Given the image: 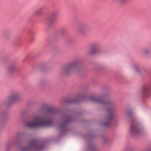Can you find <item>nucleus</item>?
Returning a JSON list of instances; mask_svg holds the SVG:
<instances>
[{
    "mask_svg": "<svg viewBox=\"0 0 151 151\" xmlns=\"http://www.w3.org/2000/svg\"><path fill=\"white\" fill-rule=\"evenodd\" d=\"M76 98L74 100H71L69 99L65 101L67 104L80 103L89 100L92 102L100 104L102 105L109 114L106 117V121L102 122V124L104 126L107 127L110 126L113 121L115 115L114 110L115 108L114 104L109 100V97L107 94H102L97 98L91 96L89 97L86 96H81L78 94Z\"/></svg>",
    "mask_w": 151,
    "mask_h": 151,
    "instance_id": "nucleus-1",
    "label": "nucleus"
},
{
    "mask_svg": "<svg viewBox=\"0 0 151 151\" xmlns=\"http://www.w3.org/2000/svg\"><path fill=\"white\" fill-rule=\"evenodd\" d=\"M47 142L38 138L31 139L28 142L27 147L21 148L22 151H40L44 149Z\"/></svg>",
    "mask_w": 151,
    "mask_h": 151,
    "instance_id": "nucleus-2",
    "label": "nucleus"
},
{
    "mask_svg": "<svg viewBox=\"0 0 151 151\" xmlns=\"http://www.w3.org/2000/svg\"><path fill=\"white\" fill-rule=\"evenodd\" d=\"M133 111L132 109H130L127 110L126 115L130 119L131 121L130 133L132 136H136L141 133L142 130L140 124L137 122L136 120L133 118Z\"/></svg>",
    "mask_w": 151,
    "mask_h": 151,
    "instance_id": "nucleus-3",
    "label": "nucleus"
},
{
    "mask_svg": "<svg viewBox=\"0 0 151 151\" xmlns=\"http://www.w3.org/2000/svg\"><path fill=\"white\" fill-rule=\"evenodd\" d=\"M53 124L52 121H45L43 116L39 115L35 116L33 117V121L32 122L27 123V125L29 127L33 128L35 127H46L52 125Z\"/></svg>",
    "mask_w": 151,
    "mask_h": 151,
    "instance_id": "nucleus-4",
    "label": "nucleus"
},
{
    "mask_svg": "<svg viewBox=\"0 0 151 151\" xmlns=\"http://www.w3.org/2000/svg\"><path fill=\"white\" fill-rule=\"evenodd\" d=\"M63 117L65 119L63 122H60L58 126L61 131L60 135H64L70 128V124L73 121L72 116L70 114L64 113Z\"/></svg>",
    "mask_w": 151,
    "mask_h": 151,
    "instance_id": "nucleus-5",
    "label": "nucleus"
},
{
    "mask_svg": "<svg viewBox=\"0 0 151 151\" xmlns=\"http://www.w3.org/2000/svg\"><path fill=\"white\" fill-rule=\"evenodd\" d=\"M81 67V63L79 61H75L65 68L64 73L67 75L73 70H75L76 72L80 71L82 70Z\"/></svg>",
    "mask_w": 151,
    "mask_h": 151,
    "instance_id": "nucleus-6",
    "label": "nucleus"
},
{
    "mask_svg": "<svg viewBox=\"0 0 151 151\" xmlns=\"http://www.w3.org/2000/svg\"><path fill=\"white\" fill-rule=\"evenodd\" d=\"M59 12L58 10L55 9L51 12V16L49 15L45 19L46 24L50 26L52 24H54L56 22L55 17L58 15Z\"/></svg>",
    "mask_w": 151,
    "mask_h": 151,
    "instance_id": "nucleus-7",
    "label": "nucleus"
},
{
    "mask_svg": "<svg viewBox=\"0 0 151 151\" xmlns=\"http://www.w3.org/2000/svg\"><path fill=\"white\" fill-rule=\"evenodd\" d=\"M142 96L144 97H148L151 95V83L143 85L142 88Z\"/></svg>",
    "mask_w": 151,
    "mask_h": 151,
    "instance_id": "nucleus-8",
    "label": "nucleus"
},
{
    "mask_svg": "<svg viewBox=\"0 0 151 151\" xmlns=\"http://www.w3.org/2000/svg\"><path fill=\"white\" fill-rule=\"evenodd\" d=\"M19 99V94L17 93H14L10 96L7 99L8 102L10 103L18 100Z\"/></svg>",
    "mask_w": 151,
    "mask_h": 151,
    "instance_id": "nucleus-9",
    "label": "nucleus"
},
{
    "mask_svg": "<svg viewBox=\"0 0 151 151\" xmlns=\"http://www.w3.org/2000/svg\"><path fill=\"white\" fill-rule=\"evenodd\" d=\"M99 48L100 46L98 43H96L94 44L90 48L91 54H97L99 52Z\"/></svg>",
    "mask_w": 151,
    "mask_h": 151,
    "instance_id": "nucleus-10",
    "label": "nucleus"
},
{
    "mask_svg": "<svg viewBox=\"0 0 151 151\" xmlns=\"http://www.w3.org/2000/svg\"><path fill=\"white\" fill-rule=\"evenodd\" d=\"M44 107L46 110L47 112L50 113L52 115L56 114L58 111L55 109L50 107L47 106H44Z\"/></svg>",
    "mask_w": 151,
    "mask_h": 151,
    "instance_id": "nucleus-11",
    "label": "nucleus"
},
{
    "mask_svg": "<svg viewBox=\"0 0 151 151\" xmlns=\"http://www.w3.org/2000/svg\"><path fill=\"white\" fill-rule=\"evenodd\" d=\"M8 115V113L6 111H4L0 113V117L1 118V121H4L5 120Z\"/></svg>",
    "mask_w": 151,
    "mask_h": 151,
    "instance_id": "nucleus-12",
    "label": "nucleus"
},
{
    "mask_svg": "<svg viewBox=\"0 0 151 151\" xmlns=\"http://www.w3.org/2000/svg\"><path fill=\"white\" fill-rule=\"evenodd\" d=\"M88 147L91 151H96V150L93 144H89L88 145Z\"/></svg>",
    "mask_w": 151,
    "mask_h": 151,
    "instance_id": "nucleus-13",
    "label": "nucleus"
},
{
    "mask_svg": "<svg viewBox=\"0 0 151 151\" xmlns=\"http://www.w3.org/2000/svg\"><path fill=\"white\" fill-rule=\"evenodd\" d=\"M67 31V29L65 28L61 29L59 33L61 35H64L66 33Z\"/></svg>",
    "mask_w": 151,
    "mask_h": 151,
    "instance_id": "nucleus-14",
    "label": "nucleus"
},
{
    "mask_svg": "<svg viewBox=\"0 0 151 151\" xmlns=\"http://www.w3.org/2000/svg\"><path fill=\"white\" fill-rule=\"evenodd\" d=\"M15 69V67L14 65L10 66L8 70V72L9 73H12L13 71Z\"/></svg>",
    "mask_w": 151,
    "mask_h": 151,
    "instance_id": "nucleus-15",
    "label": "nucleus"
},
{
    "mask_svg": "<svg viewBox=\"0 0 151 151\" xmlns=\"http://www.w3.org/2000/svg\"><path fill=\"white\" fill-rule=\"evenodd\" d=\"M44 7L42 6L40 7L38 10L36 12V13L37 14H39L41 13L42 11L44 9Z\"/></svg>",
    "mask_w": 151,
    "mask_h": 151,
    "instance_id": "nucleus-16",
    "label": "nucleus"
},
{
    "mask_svg": "<svg viewBox=\"0 0 151 151\" xmlns=\"http://www.w3.org/2000/svg\"><path fill=\"white\" fill-rule=\"evenodd\" d=\"M78 32L80 33H83L84 31L83 29H82L81 28H79L78 29Z\"/></svg>",
    "mask_w": 151,
    "mask_h": 151,
    "instance_id": "nucleus-17",
    "label": "nucleus"
},
{
    "mask_svg": "<svg viewBox=\"0 0 151 151\" xmlns=\"http://www.w3.org/2000/svg\"><path fill=\"white\" fill-rule=\"evenodd\" d=\"M35 40V38L33 37H32L29 40V42H33V41L34 40Z\"/></svg>",
    "mask_w": 151,
    "mask_h": 151,
    "instance_id": "nucleus-18",
    "label": "nucleus"
},
{
    "mask_svg": "<svg viewBox=\"0 0 151 151\" xmlns=\"http://www.w3.org/2000/svg\"><path fill=\"white\" fill-rule=\"evenodd\" d=\"M10 146H11V144L10 143L8 144L7 145H6V149L7 150L9 148V147Z\"/></svg>",
    "mask_w": 151,
    "mask_h": 151,
    "instance_id": "nucleus-19",
    "label": "nucleus"
},
{
    "mask_svg": "<svg viewBox=\"0 0 151 151\" xmlns=\"http://www.w3.org/2000/svg\"><path fill=\"white\" fill-rule=\"evenodd\" d=\"M89 135L91 137H93L95 136L94 134H89Z\"/></svg>",
    "mask_w": 151,
    "mask_h": 151,
    "instance_id": "nucleus-20",
    "label": "nucleus"
},
{
    "mask_svg": "<svg viewBox=\"0 0 151 151\" xmlns=\"http://www.w3.org/2000/svg\"><path fill=\"white\" fill-rule=\"evenodd\" d=\"M134 69L137 72H139V70H138V69L136 67V66H135L134 67Z\"/></svg>",
    "mask_w": 151,
    "mask_h": 151,
    "instance_id": "nucleus-21",
    "label": "nucleus"
},
{
    "mask_svg": "<svg viewBox=\"0 0 151 151\" xmlns=\"http://www.w3.org/2000/svg\"><path fill=\"white\" fill-rule=\"evenodd\" d=\"M149 52V51L147 50H145V54H147Z\"/></svg>",
    "mask_w": 151,
    "mask_h": 151,
    "instance_id": "nucleus-22",
    "label": "nucleus"
},
{
    "mask_svg": "<svg viewBox=\"0 0 151 151\" xmlns=\"http://www.w3.org/2000/svg\"><path fill=\"white\" fill-rule=\"evenodd\" d=\"M147 151H151V148L148 150Z\"/></svg>",
    "mask_w": 151,
    "mask_h": 151,
    "instance_id": "nucleus-23",
    "label": "nucleus"
},
{
    "mask_svg": "<svg viewBox=\"0 0 151 151\" xmlns=\"http://www.w3.org/2000/svg\"><path fill=\"white\" fill-rule=\"evenodd\" d=\"M81 114V112H78V113H77V114Z\"/></svg>",
    "mask_w": 151,
    "mask_h": 151,
    "instance_id": "nucleus-24",
    "label": "nucleus"
}]
</instances>
